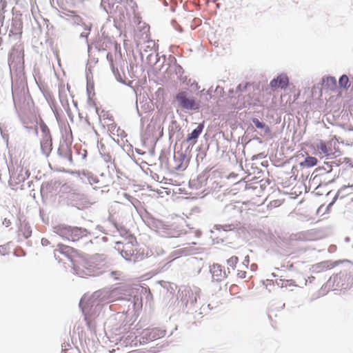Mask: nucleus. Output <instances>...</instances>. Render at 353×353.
<instances>
[{
	"mask_svg": "<svg viewBox=\"0 0 353 353\" xmlns=\"http://www.w3.org/2000/svg\"><path fill=\"white\" fill-rule=\"evenodd\" d=\"M270 204H271V205H274V206H276V205H279L281 204V203H280V201H276V200H275V201H272V202L270 203Z\"/></svg>",
	"mask_w": 353,
	"mask_h": 353,
	"instance_id": "nucleus-26",
	"label": "nucleus"
},
{
	"mask_svg": "<svg viewBox=\"0 0 353 353\" xmlns=\"http://www.w3.org/2000/svg\"><path fill=\"white\" fill-rule=\"evenodd\" d=\"M58 235L69 241H76L85 235V230L77 227L59 225L54 228Z\"/></svg>",
	"mask_w": 353,
	"mask_h": 353,
	"instance_id": "nucleus-2",
	"label": "nucleus"
},
{
	"mask_svg": "<svg viewBox=\"0 0 353 353\" xmlns=\"http://www.w3.org/2000/svg\"><path fill=\"white\" fill-rule=\"evenodd\" d=\"M236 288V286H235V285H234V286L231 287L230 290H232V289H233V288Z\"/></svg>",
	"mask_w": 353,
	"mask_h": 353,
	"instance_id": "nucleus-30",
	"label": "nucleus"
},
{
	"mask_svg": "<svg viewBox=\"0 0 353 353\" xmlns=\"http://www.w3.org/2000/svg\"><path fill=\"white\" fill-rule=\"evenodd\" d=\"M325 87L330 90H335L337 87V81L335 77H328L325 80Z\"/></svg>",
	"mask_w": 353,
	"mask_h": 353,
	"instance_id": "nucleus-15",
	"label": "nucleus"
},
{
	"mask_svg": "<svg viewBox=\"0 0 353 353\" xmlns=\"http://www.w3.org/2000/svg\"><path fill=\"white\" fill-rule=\"evenodd\" d=\"M317 163V159L314 157H307L300 163L303 168H310L314 166Z\"/></svg>",
	"mask_w": 353,
	"mask_h": 353,
	"instance_id": "nucleus-14",
	"label": "nucleus"
},
{
	"mask_svg": "<svg viewBox=\"0 0 353 353\" xmlns=\"http://www.w3.org/2000/svg\"><path fill=\"white\" fill-rule=\"evenodd\" d=\"M286 268L288 269H292L293 267H294V265L292 263H290V262H288L286 265L285 266Z\"/></svg>",
	"mask_w": 353,
	"mask_h": 353,
	"instance_id": "nucleus-25",
	"label": "nucleus"
},
{
	"mask_svg": "<svg viewBox=\"0 0 353 353\" xmlns=\"http://www.w3.org/2000/svg\"><path fill=\"white\" fill-rule=\"evenodd\" d=\"M32 117H33V121H32V123H37V115L36 114H33L32 115Z\"/></svg>",
	"mask_w": 353,
	"mask_h": 353,
	"instance_id": "nucleus-28",
	"label": "nucleus"
},
{
	"mask_svg": "<svg viewBox=\"0 0 353 353\" xmlns=\"http://www.w3.org/2000/svg\"><path fill=\"white\" fill-rule=\"evenodd\" d=\"M40 128L42 132V138L40 143L41 149L45 155L48 156L52 149V141L50 130L43 121L40 123Z\"/></svg>",
	"mask_w": 353,
	"mask_h": 353,
	"instance_id": "nucleus-5",
	"label": "nucleus"
},
{
	"mask_svg": "<svg viewBox=\"0 0 353 353\" xmlns=\"http://www.w3.org/2000/svg\"><path fill=\"white\" fill-rule=\"evenodd\" d=\"M289 83L288 77L285 74H280L276 79H272L270 85L272 88H281L285 89Z\"/></svg>",
	"mask_w": 353,
	"mask_h": 353,
	"instance_id": "nucleus-7",
	"label": "nucleus"
},
{
	"mask_svg": "<svg viewBox=\"0 0 353 353\" xmlns=\"http://www.w3.org/2000/svg\"><path fill=\"white\" fill-rule=\"evenodd\" d=\"M338 264L337 261H324L312 265L311 270L312 273L319 274L333 269Z\"/></svg>",
	"mask_w": 353,
	"mask_h": 353,
	"instance_id": "nucleus-6",
	"label": "nucleus"
},
{
	"mask_svg": "<svg viewBox=\"0 0 353 353\" xmlns=\"http://www.w3.org/2000/svg\"><path fill=\"white\" fill-rule=\"evenodd\" d=\"M247 272L243 270H239L237 276L241 279H245L246 277Z\"/></svg>",
	"mask_w": 353,
	"mask_h": 353,
	"instance_id": "nucleus-23",
	"label": "nucleus"
},
{
	"mask_svg": "<svg viewBox=\"0 0 353 353\" xmlns=\"http://www.w3.org/2000/svg\"><path fill=\"white\" fill-rule=\"evenodd\" d=\"M275 283L279 287L288 290H293L297 286L296 282L292 279H279L275 281Z\"/></svg>",
	"mask_w": 353,
	"mask_h": 353,
	"instance_id": "nucleus-11",
	"label": "nucleus"
},
{
	"mask_svg": "<svg viewBox=\"0 0 353 353\" xmlns=\"http://www.w3.org/2000/svg\"><path fill=\"white\" fill-rule=\"evenodd\" d=\"M41 243L43 245H48V243H50V242L48 239H43L41 240Z\"/></svg>",
	"mask_w": 353,
	"mask_h": 353,
	"instance_id": "nucleus-27",
	"label": "nucleus"
},
{
	"mask_svg": "<svg viewBox=\"0 0 353 353\" xmlns=\"http://www.w3.org/2000/svg\"><path fill=\"white\" fill-rule=\"evenodd\" d=\"M19 232L22 233L23 236L25 239H28L31 236L32 231L30 230V228L26 225H21V227L19 229Z\"/></svg>",
	"mask_w": 353,
	"mask_h": 353,
	"instance_id": "nucleus-16",
	"label": "nucleus"
},
{
	"mask_svg": "<svg viewBox=\"0 0 353 353\" xmlns=\"http://www.w3.org/2000/svg\"><path fill=\"white\" fill-rule=\"evenodd\" d=\"M60 254L65 255L70 260L74 270L77 272L81 271L83 268L86 267V259L73 248L63 244H59L58 248L54 251V257L59 261L62 260L60 259Z\"/></svg>",
	"mask_w": 353,
	"mask_h": 353,
	"instance_id": "nucleus-1",
	"label": "nucleus"
},
{
	"mask_svg": "<svg viewBox=\"0 0 353 353\" xmlns=\"http://www.w3.org/2000/svg\"><path fill=\"white\" fill-rule=\"evenodd\" d=\"M136 251L137 245L132 242H127L123 244L121 253V255L127 260H131L132 256L135 254Z\"/></svg>",
	"mask_w": 353,
	"mask_h": 353,
	"instance_id": "nucleus-8",
	"label": "nucleus"
},
{
	"mask_svg": "<svg viewBox=\"0 0 353 353\" xmlns=\"http://www.w3.org/2000/svg\"><path fill=\"white\" fill-rule=\"evenodd\" d=\"M252 122L257 128L263 129L265 127V124L261 122L258 119H253Z\"/></svg>",
	"mask_w": 353,
	"mask_h": 353,
	"instance_id": "nucleus-19",
	"label": "nucleus"
},
{
	"mask_svg": "<svg viewBox=\"0 0 353 353\" xmlns=\"http://www.w3.org/2000/svg\"><path fill=\"white\" fill-rule=\"evenodd\" d=\"M339 145V141L335 139H332L328 141H320L316 144V150L320 154L325 157H336L340 152Z\"/></svg>",
	"mask_w": 353,
	"mask_h": 353,
	"instance_id": "nucleus-3",
	"label": "nucleus"
},
{
	"mask_svg": "<svg viewBox=\"0 0 353 353\" xmlns=\"http://www.w3.org/2000/svg\"><path fill=\"white\" fill-rule=\"evenodd\" d=\"M339 85L341 88H347V87H349L350 85V81H349V78L345 74H343L341 77V78L339 79Z\"/></svg>",
	"mask_w": 353,
	"mask_h": 353,
	"instance_id": "nucleus-17",
	"label": "nucleus"
},
{
	"mask_svg": "<svg viewBox=\"0 0 353 353\" xmlns=\"http://www.w3.org/2000/svg\"><path fill=\"white\" fill-rule=\"evenodd\" d=\"M23 24L19 20H13L9 31V36L17 35L22 33Z\"/></svg>",
	"mask_w": 353,
	"mask_h": 353,
	"instance_id": "nucleus-12",
	"label": "nucleus"
},
{
	"mask_svg": "<svg viewBox=\"0 0 353 353\" xmlns=\"http://www.w3.org/2000/svg\"><path fill=\"white\" fill-rule=\"evenodd\" d=\"M249 83H247V82H245V83H242L241 84L239 85L237 89L241 91V92H243L244 90H245L247 89V87L248 86Z\"/></svg>",
	"mask_w": 353,
	"mask_h": 353,
	"instance_id": "nucleus-20",
	"label": "nucleus"
},
{
	"mask_svg": "<svg viewBox=\"0 0 353 353\" xmlns=\"http://www.w3.org/2000/svg\"><path fill=\"white\" fill-rule=\"evenodd\" d=\"M7 252L8 249L6 245H0V255H5Z\"/></svg>",
	"mask_w": 353,
	"mask_h": 353,
	"instance_id": "nucleus-22",
	"label": "nucleus"
},
{
	"mask_svg": "<svg viewBox=\"0 0 353 353\" xmlns=\"http://www.w3.org/2000/svg\"><path fill=\"white\" fill-rule=\"evenodd\" d=\"M107 59H108L110 61V65H111V68H112V71H113V72H114V71H115V70H117V68H115V66H114V63H113V60H112V55H111L110 53H108V54H107Z\"/></svg>",
	"mask_w": 353,
	"mask_h": 353,
	"instance_id": "nucleus-21",
	"label": "nucleus"
},
{
	"mask_svg": "<svg viewBox=\"0 0 353 353\" xmlns=\"http://www.w3.org/2000/svg\"><path fill=\"white\" fill-rule=\"evenodd\" d=\"M112 274H114V276H117V274H118V275H120V274H121L119 272H113Z\"/></svg>",
	"mask_w": 353,
	"mask_h": 353,
	"instance_id": "nucleus-29",
	"label": "nucleus"
},
{
	"mask_svg": "<svg viewBox=\"0 0 353 353\" xmlns=\"http://www.w3.org/2000/svg\"><path fill=\"white\" fill-rule=\"evenodd\" d=\"M238 261L239 259L237 256H232L227 261V264L234 270L238 263Z\"/></svg>",
	"mask_w": 353,
	"mask_h": 353,
	"instance_id": "nucleus-18",
	"label": "nucleus"
},
{
	"mask_svg": "<svg viewBox=\"0 0 353 353\" xmlns=\"http://www.w3.org/2000/svg\"><path fill=\"white\" fill-rule=\"evenodd\" d=\"M3 224L6 227H9L11 225V221L10 219L5 218L4 220L3 221Z\"/></svg>",
	"mask_w": 353,
	"mask_h": 353,
	"instance_id": "nucleus-24",
	"label": "nucleus"
},
{
	"mask_svg": "<svg viewBox=\"0 0 353 353\" xmlns=\"http://www.w3.org/2000/svg\"><path fill=\"white\" fill-rule=\"evenodd\" d=\"M179 105L185 110H196L200 105L194 97H190L185 91L179 92L176 96Z\"/></svg>",
	"mask_w": 353,
	"mask_h": 353,
	"instance_id": "nucleus-4",
	"label": "nucleus"
},
{
	"mask_svg": "<svg viewBox=\"0 0 353 353\" xmlns=\"http://www.w3.org/2000/svg\"><path fill=\"white\" fill-rule=\"evenodd\" d=\"M203 130V125H199L195 130H194L187 137V141H190L194 140V143L196 142V139L199 137Z\"/></svg>",
	"mask_w": 353,
	"mask_h": 353,
	"instance_id": "nucleus-13",
	"label": "nucleus"
},
{
	"mask_svg": "<svg viewBox=\"0 0 353 353\" xmlns=\"http://www.w3.org/2000/svg\"><path fill=\"white\" fill-rule=\"evenodd\" d=\"M212 278L216 281H221L226 276V274L222 267L219 264H213L210 268Z\"/></svg>",
	"mask_w": 353,
	"mask_h": 353,
	"instance_id": "nucleus-10",
	"label": "nucleus"
},
{
	"mask_svg": "<svg viewBox=\"0 0 353 353\" xmlns=\"http://www.w3.org/2000/svg\"><path fill=\"white\" fill-rule=\"evenodd\" d=\"M349 197L350 201H353V185H345L341 188L335 196V199H343Z\"/></svg>",
	"mask_w": 353,
	"mask_h": 353,
	"instance_id": "nucleus-9",
	"label": "nucleus"
}]
</instances>
